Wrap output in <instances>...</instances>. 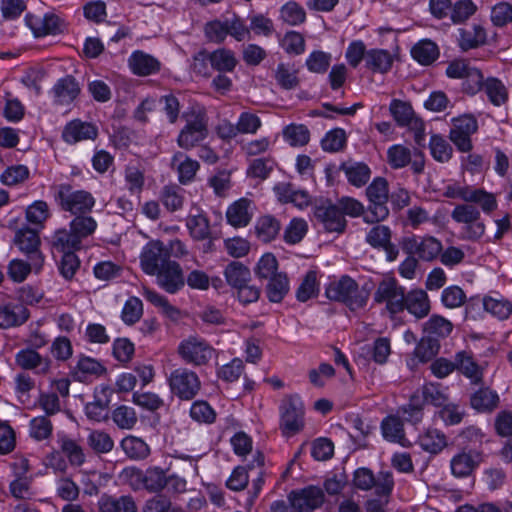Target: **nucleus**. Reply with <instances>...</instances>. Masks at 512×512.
<instances>
[{
    "label": "nucleus",
    "mask_w": 512,
    "mask_h": 512,
    "mask_svg": "<svg viewBox=\"0 0 512 512\" xmlns=\"http://www.w3.org/2000/svg\"><path fill=\"white\" fill-rule=\"evenodd\" d=\"M484 309L499 319H506L512 312V305L507 300H498L491 297L484 298Z\"/></svg>",
    "instance_id": "680f3d73"
},
{
    "label": "nucleus",
    "mask_w": 512,
    "mask_h": 512,
    "mask_svg": "<svg viewBox=\"0 0 512 512\" xmlns=\"http://www.w3.org/2000/svg\"><path fill=\"white\" fill-rule=\"evenodd\" d=\"M70 229L76 238L82 244V240L92 235L96 228L97 222L96 220L85 214L76 215V217L70 222Z\"/></svg>",
    "instance_id": "37998d69"
},
{
    "label": "nucleus",
    "mask_w": 512,
    "mask_h": 512,
    "mask_svg": "<svg viewBox=\"0 0 512 512\" xmlns=\"http://www.w3.org/2000/svg\"><path fill=\"white\" fill-rule=\"evenodd\" d=\"M482 462V452L475 449L463 450L452 457L450 461L451 472L457 478L468 477L472 475Z\"/></svg>",
    "instance_id": "4468645a"
},
{
    "label": "nucleus",
    "mask_w": 512,
    "mask_h": 512,
    "mask_svg": "<svg viewBox=\"0 0 512 512\" xmlns=\"http://www.w3.org/2000/svg\"><path fill=\"white\" fill-rule=\"evenodd\" d=\"M61 451L66 455L69 462L75 466H81L85 462V454L82 447L67 436L59 439Z\"/></svg>",
    "instance_id": "de8ad7c7"
},
{
    "label": "nucleus",
    "mask_w": 512,
    "mask_h": 512,
    "mask_svg": "<svg viewBox=\"0 0 512 512\" xmlns=\"http://www.w3.org/2000/svg\"><path fill=\"white\" fill-rule=\"evenodd\" d=\"M87 442L97 454L108 453L114 447V441L110 435L100 430L92 431L87 438Z\"/></svg>",
    "instance_id": "864d4df0"
},
{
    "label": "nucleus",
    "mask_w": 512,
    "mask_h": 512,
    "mask_svg": "<svg viewBox=\"0 0 512 512\" xmlns=\"http://www.w3.org/2000/svg\"><path fill=\"white\" fill-rule=\"evenodd\" d=\"M405 309L418 319L426 317L430 312V301L422 289H414L405 293Z\"/></svg>",
    "instance_id": "4be33fe9"
},
{
    "label": "nucleus",
    "mask_w": 512,
    "mask_h": 512,
    "mask_svg": "<svg viewBox=\"0 0 512 512\" xmlns=\"http://www.w3.org/2000/svg\"><path fill=\"white\" fill-rule=\"evenodd\" d=\"M209 63L219 72H231L237 64L234 53L228 49H218L210 53Z\"/></svg>",
    "instance_id": "ea45409f"
},
{
    "label": "nucleus",
    "mask_w": 512,
    "mask_h": 512,
    "mask_svg": "<svg viewBox=\"0 0 512 512\" xmlns=\"http://www.w3.org/2000/svg\"><path fill=\"white\" fill-rule=\"evenodd\" d=\"M54 199L63 211L74 215H83L91 211L95 199L91 193L84 190H74L70 184L56 186Z\"/></svg>",
    "instance_id": "7ed1b4c3"
},
{
    "label": "nucleus",
    "mask_w": 512,
    "mask_h": 512,
    "mask_svg": "<svg viewBox=\"0 0 512 512\" xmlns=\"http://www.w3.org/2000/svg\"><path fill=\"white\" fill-rule=\"evenodd\" d=\"M423 410V399L419 398V391H416L411 395L407 404L397 409V415L402 416L407 423L417 425L423 419Z\"/></svg>",
    "instance_id": "cd10ccee"
},
{
    "label": "nucleus",
    "mask_w": 512,
    "mask_h": 512,
    "mask_svg": "<svg viewBox=\"0 0 512 512\" xmlns=\"http://www.w3.org/2000/svg\"><path fill=\"white\" fill-rule=\"evenodd\" d=\"M429 147L433 158L438 162H447L452 157L453 149L442 136L433 135Z\"/></svg>",
    "instance_id": "6e6d98bb"
},
{
    "label": "nucleus",
    "mask_w": 512,
    "mask_h": 512,
    "mask_svg": "<svg viewBox=\"0 0 512 512\" xmlns=\"http://www.w3.org/2000/svg\"><path fill=\"white\" fill-rule=\"evenodd\" d=\"M453 329V324L440 315H432L424 324V332L430 337L445 338Z\"/></svg>",
    "instance_id": "a19ab883"
},
{
    "label": "nucleus",
    "mask_w": 512,
    "mask_h": 512,
    "mask_svg": "<svg viewBox=\"0 0 512 512\" xmlns=\"http://www.w3.org/2000/svg\"><path fill=\"white\" fill-rule=\"evenodd\" d=\"M28 309L21 303L0 304V329L23 325L29 318Z\"/></svg>",
    "instance_id": "a211bd4d"
},
{
    "label": "nucleus",
    "mask_w": 512,
    "mask_h": 512,
    "mask_svg": "<svg viewBox=\"0 0 512 512\" xmlns=\"http://www.w3.org/2000/svg\"><path fill=\"white\" fill-rule=\"evenodd\" d=\"M390 112L400 126H409L414 120V111L410 104L401 100H393Z\"/></svg>",
    "instance_id": "3c124183"
},
{
    "label": "nucleus",
    "mask_w": 512,
    "mask_h": 512,
    "mask_svg": "<svg viewBox=\"0 0 512 512\" xmlns=\"http://www.w3.org/2000/svg\"><path fill=\"white\" fill-rule=\"evenodd\" d=\"M275 190L285 202H291L297 207L307 206L310 202L307 192L296 190L292 184H280Z\"/></svg>",
    "instance_id": "49530a36"
},
{
    "label": "nucleus",
    "mask_w": 512,
    "mask_h": 512,
    "mask_svg": "<svg viewBox=\"0 0 512 512\" xmlns=\"http://www.w3.org/2000/svg\"><path fill=\"white\" fill-rule=\"evenodd\" d=\"M168 382L171 392L181 400L193 399L201 388L198 375L182 367L171 372Z\"/></svg>",
    "instance_id": "39448f33"
},
{
    "label": "nucleus",
    "mask_w": 512,
    "mask_h": 512,
    "mask_svg": "<svg viewBox=\"0 0 512 512\" xmlns=\"http://www.w3.org/2000/svg\"><path fill=\"white\" fill-rule=\"evenodd\" d=\"M170 260L167 247L159 240L148 242L140 254V265L142 270L154 276L155 273Z\"/></svg>",
    "instance_id": "6e6552de"
},
{
    "label": "nucleus",
    "mask_w": 512,
    "mask_h": 512,
    "mask_svg": "<svg viewBox=\"0 0 512 512\" xmlns=\"http://www.w3.org/2000/svg\"><path fill=\"white\" fill-rule=\"evenodd\" d=\"M178 353L182 359L190 364L206 365L213 356L214 349L204 340L189 337L181 342Z\"/></svg>",
    "instance_id": "1a4fd4ad"
},
{
    "label": "nucleus",
    "mask_w": 512,
    "mask_h": 512,
    "mask_svg": "<svg viewBox=\"0 0 512 512\" xmlns=\"http://www.w3.org/2000/svg\"><path fill=\"white\" fill-rule=\"evenodd\" d=\"M289 500L298 512H312L323 504L324 493L321 488L310 485L301 490L292 491Z\"/></svg>",
    "instance_id": "ddd939ff"
},
{
    "label": "nucleus",
    "mask_w": 512,
    "mask_h": 512,
    "mask_svg": "<svg viewBox=\"0 0 512 512\" xmlns=\"http://www.w3.org/2000/svg\"><path fill=\"white\" fill-rule=\"evenodd\" d=\"M158 285L168 293H176L185 284V278L181 266L172 260L159 269L155 275Z\"/></svg>",
    "instance_id": "2eb2a0df"
},
{
    "label": "nucleus",
    "mask_w": 512,
    "mask_h": 512,
    "mask_svg": "<svg viewBox=\"0 0 512 512\" xmlns=\"http://www.w3.org/2000/svg\"><path fill=\"white\" fill-rule=\"evenodd\" d=\"M486 42L485 29L474 25L472 30L459 29L458 44L463 51L476 48Z\"/></svg>",
    "instance_id": "473e14b6"
},
{
    "label": "nucleus",
    "mask_w": 512,
    "mask_h": 512,
    "mask_svg": "<svg viewBox=\"0 0 512 512\" xmlns=\"http://www.w3.org/2000/svg\"><path fill=\"white\" fill-rule=\"evenodd\" d=\"M412 56L422 65H429L434 62L439 50L437 45L430 40H422L412 48Z\"/></svg>",
    "instance_id": "a18cd8bd"
},
{
    "label": "nucleus",
    "mask_w": 512,
    "mask_h": 512,
    "mask_svg": "<svg viewBox=\"0 0 512 512\" xmlns=\"http://www.w3.org/2000/svg\"><path fill=\"white\" fill-rule=\"evenodd\" d=\"M251 201L242 198L233 203L226 212L227 221L234 227H244L248 225L252 218L250 212Z\"/></svg>",
    "instance_id": "bb28decb"
},
{
    "label": "nucleus",
    "mask_w": 512,
    "mask_h": 512,
    "mask_svg": "<svg viewBox=\"0 0 512 512\" xmlns=\"http://www.w3.org/2000/svg\"><path fill=\"white\" fill-rule=\"evenodd\" d=\"M121 449L127 457L133 460H142L150 454L147 443L136 436H127L120 443Z\"/></svg>",
    "instance_id": "72a5a7b5"
},
{
    "label": "nucleus",
    "mask_w": 512,
    "mask_h": 512,
    "mask_svg": "<svg viewBox=\"0 0 512 512\" xmlns=\"http://www.w3.org/2000/svg\"><path fill=\"white\" fill-rule=\"evenodd\" d=\"M265 293L270 302L280 303L288 294L290 286L286 273L280 272L267 280Z\"/></svg>",
    "instance_id": "a878e982"
},
{
    "label": "nucleus",
    "mask_w": 512,
    "mask_h": 512,
    "mask_svg": "<svg viewBox=\"0 0 512 512\" xmlns=\"http://www.w3.org/2000/svg\"><path fill=\"white\" fill-rule=\"evenodd\" d=\"M142 312L143 306L141 300L137 297H131L126 301L123 307L121 318L126 324L132 325L140 319Z\"/></svg>",
    "instance_id": "69168bd1"
},
{
    "label": "nucleus",
    "mask_w": 512,
    "mask_h": 512,
    "mask_svg": "<svg viewBox=\"0 0 512 512\" xmlns=\"http://www.w3.org/2000/svg\"><path fill=\"white\" fill-rule=\"evenodd\" d=\"M381 431L383 437L390 442L403 444L405 440L403 421L397 414L389 415L382 420Z\"/></svg>",
    "instance_id": "7c9ffc66"
},
{
    "label": "nucleus",
    "mask_w": 512,
    "mask_h": 512,
    "mask_svg": "<svg viewBox=\"0 0 512 512\" xmlns=\"http://www.w3.org/2000/svg\"><path fill=\"white\" fill-rule=\"evenodd\" d=\"M278 270V261L271 253L264 254L257 263L255 274L259 279L268 280L280 272Z\"/></svg>",
    "instance_id": "bf43d9fd"
},
{
    "label": "nucleus",
    "mask_w": 512,
    "mask_h": 512,
    "mask_svg": "<svg viewBox=\"0 0 512 512\" xmlns=\"http://www.w3.org/2000/svg\"><path fill=\"white\" fill-rule=\"evenodd\" d=\"M451 217L458 223L470 224L480 218L479 210L471 204L457 205L451 213Z\"/></svg>",
    "instance_id": "e2e57ef3"
},
{
    "label": "nucleus",
    "mask_w": 512,
    "mask_h": 512,
    "mask_svg": "<svg viewBox=\"0 0 512 512\" xmlns=\"http://www.w3.org/2000/svg\"><path fill=\"white\" fill-rule=\"evenodd\" d=\"M439 349V340L426 335L417 344L414 354L421 362H427L439 352Z\"/></svg>",
    "instance_id": "09e8293b"
},
{
    "label": "nucleus",
    "mask_w": 512,
    "mask_h": 512,
    "mask_svg": "<svg viewBox=\"0 0 512 512\" xmlns=\"http://www.w3.org/2000/svg\"><path fill=\"white\" fill-rule=\"evenodd\" d=\"M186 226L191 237L195 240H205L210 237V224L208 218L202 214L189 215Z\"/></svg>",
    "instance_id": "79ce46f5"
},
{
    "label": "nucleus",
    "mask_w": 512,
    "mask_h": 512,
    "mask_svg": "<svg viewBox=\"0 0 512 512\" xmlns=\"http://www.w3.org/2000/svg\"><path fill=\"white\" fill-rule=\"evenodd\" d=\"M366 242L376 249L386 252L388 261H394L399 253L398 248L391 243V230L385 225L374 226L366 235Z\"/></svg>",
    "instance_id": "dca6fc26"
},
{
    "label": "nucleus",
    "mask_w": 512,
    "mask_h": 512,
    "mask_svg": "<svg viewBox=\"0 0 512 512\" xmlns=\"http://www.w3.org/2000/svg\"><path fill=\"white\" fill-rule=\"evenodd\" d=\"M224 275L227 283L235 289L251 279L249 268L237 261H233L226 266Z\"/></svg>",
    "instance_id": "f704fd0d"
},
{
    "label": "nucleus",
    "mask_w": 512,
    "mask_h": 512,
    "mask_svg": "<svg viewBox=\"0 0 512 512\" xmlns=\"http://www.w3.org/2000/svg\"><path fill=\"white\" fill-rule=\"evenodd\" d=\"M477 11L472 0H459L452 5L450 18L454 24H460L469 19Z\"/></svg>",
    "instance_id": "4d7b16f0"
},
{
    "label": "nucleus",
    "mask_w": 512,
    "mask_h": 512,
    "mask_svg": "<svg viewBox=\"0 0 512 512\" xmlns=\"http://www.w3.org/2000/svg\"><path fill=\"white\" fill-rule=\"evenodd\" d=\"M346 144V133L341 128H335L329 131L321 141L324 151L338 152L344 148Z\"/></svg>",
    "instance_id": "052dcab7"
},
{
    "label": "nucleus",
    "mask_w": 512,
    "mask_h": 512,
    "mask_svg": "<svg viewBox=\"0 0 512 512\" xmlns=\"http://www.w3.org/2000/svg\"><path fill=\"white\" fill-rule=\"evenodd\" d=\"M98 135V129L91 123L73 120L69 122L63 132L62 138L69 144L82 140H94Z\"/></svg>",
    "instance_id": "6ab92c4d"
},
{
    "label": "nucleus",
    "mask_w": 512,
    "mask_h": 512,
    "mask_svg": "<svg viewBox=\"0 0 512 512\" xmlns=\"http://www.w3.org/2000/svg\"><path fill=\"white\" fill-rule=\"evenodd\" d=\"M186 125L180 131L177 143L185 150H190L204 141L208 136V118L202 108H191L182 114Z\"/></svg>",
    "instance_id": "f03ea898"
},
{
    "label": "nucleus",
    "mask_w": 512,
    "mask_h": 512,
    "mask_svg": "<svg viewBox=\"0 0 512 512\" xmlns=\"http://www.w3.org/2000/svg\"><path fill=\"white\" fill-rule=\"evenodd\" d=\"M471 407L478 412H491L499 405V396L489 387H480L470 396Z\"/></svg>",
    "instance_id": "b1692460"
},
{
    "label": "nucleus",
    "mask_w": 512,
    "mask_h": 512,
    "mask_svg": "<svg viewBox=\"0 0 512 512\" xmlns=\"http://www.w3.org/2000/svg\"><path fill=\"white\" fill-rule=\"evenodd\" d=\"M55 103L68 105L72 103L80 93V86L76 79L67 75L59 79L52 89Z\"/></svg>",
    "instance_id": "412c9836"
},
{
    "label": "nucleus",
    "mask_w": 512,
    "mask_h": 512,
    "mask_svg": "<svg viewBox=\"0 0 512 512\" xmlns=\"http://www.w3.org/2000/svg\"><path fill=\"white\" fill-rule=\"evenodd\" d=\"M127 475L135 488L143 487L152 493H157L166 487L167 476L159 467H150L145 472L140 469L127 470Z\"/></svg>",
    "instance_id": "9d476101"
},
{
    "label": "nucleus",
    "mask_w": 512,
    "mask_h": 512,
    "mask_svg": "<svg viewBox=\"0 0 512 512\" xmlns=\"http://www.w3.org/2000/svg\"><path fill=\"white\" fill-rule=\"evenodd\" d=\"M419 391V398L423 399V405L426 403L436 407H442L447 403L448 397L442 392L438 384L427 383Z\"/></svg>",
    "instance_id": "8fccbe9b"
},
{
    "label": "nucleus",
    "mask_w": 512,
    "mask_h": 512,
    "mask_svg": "<svg viewBox=\"0 0 512 512\" xmlns=\"http://www.w3.org/2000/svg\"><path fill=\"white\" fill-rule=\"evenodd\" d=\"M455 369L471 380L472 384H481L483 378L482 369L473 360L470 353L460 351L455 355Z\"/></svg>",
    "instance_id": "5701e85b"
},
{
    "label": "nucleus",
    "mask_w": 512,
    "mask_h": 512,
    "mask_svg": "<svg viewBox=\"0 0 512 512\" xmlns=\"http://www.w3.org/2000/svg\"><path fill=\"white\" fill-rule=\"evenodd\" d=\"M307 223L303 219L295 218L287 226L284 232V239L287 243H299L307 233Z\"/></svg>",
    "instance_id": "0e129e2a"
},
{
    "label": "nucleus",
    "mask_w": 512,
    "mask_h": 512,
    "mask_svg": "<svg viewBox=\"0 0 512 512\" xmlns=\"http://www.w3.org/2000/svg\"><path fill=\"white\" fill-rule=\"evenodd\" d=\"M98 512H137L136 502L131 495L113 496L103 494L98 500Z\"/></svg>",
    "instance_id": "aec40b11"
},
{
    "label": "nucleus",
    "mask_w": 512,
    "mask_h": 512,
    "mask_svg": "<svg viewBox=\"0 0 512 512\" xmlns=\"http://www.w3.org/2000/svg\"><path fill=\"white\" fill-rule=\"evenodd\" d=\"M304 427V407L295 397L285 399L281 405L280 428L284 436L291 437Z\"/></svg>",
    "instance_id": "423d86ee"
},
{
    "label": "nucleus",
    "mask_w": 512,
    "mask_h": 512,
    "mask_svg": "<svg viewBox=\"0 0 512 512\" xmlns=\"http://www.w3.org/2000/svg\"><path fill=\"white\" fill-rule=\"evenodd\" d=\"M345 172L348 181L356 186H364L370 178V169L364 163H343L340 167Z\"/></svg>",
    "instance_id": "4c0bfd02"
},
{
    "label": "nucleus",
    "mask_w": 512,
    "mask_h": 512,
    "mask_svg": "<svg viewBox=\"0 0 512 512\" xmlns=\"http://www.w3.org/2000/svg\"><path fill=\"white\" fill-rule=\"evenodd\" d=\"M256 233L263 242H270L278 235L280 231L279 221L271 215H265L257 220Z\"/></svg>",
    "instance_id": "c03bdc74"
},
{
    "label": "nucleus",
    "mask_w": 512,
    "mask_h": 512,
    "mask_svg": "<svg viewBox=\"0 0 512 512\" xmlns=\"http://www.w3.org/2000/svg\"><path fill=\"white\" fill-rule=\"evenodd\" d=\"M371 285L362 287L349 276H342L338 281L331 282L326 288V296L333 301L344 303L351 310L363 308L370 296Z\"/></svg>",
    "instance_id": "f257e3e1"
},
{
    "label": "nucleus",
    "mask_w": 512,
    "mask_h": 512,
    "mask_svg": "<svg viewBox=\"0 0 512 512\" xmlns=\"http://www.w3.org/2000/svg\"><path fill=\"white\" fill-rule=\"evenodd\" d=\"M105 372L106 368L96 359L83 356L78 360L73 376L75 380L84 382L88 376H100Z\"/></svg>",
    "instance_id": "2f4dec72"
},
{
    "label": "nucleus",
    "mask_w": 512,
    "mask_h": 512,
    "mask_svg": "<svg viewBox=\"0 0 512 512\" xmlns=\"http://www.w3.org/2000/svg\"><path fill=\"white\" fill-rule=\"evenodd\" d=\"M16 363L23 369L40 368L41 372H46L49 368V362L33 349H24L18 352Z\"/></svg>",
    "instance_id": "58836bf2"
},
{
    "label": "nucleus",
    "mask_w": 512,
    "mask_h": 512,
    "mask_svg": "<svg viewBox=\"0 0 512 512\" xmlns=\"http://www.w3.org/2000/svg\"><path fill=\"white\" fill-rule=\"evenodd\" d=\"M27 26L35 37L55 35L61 32V19L55 14H45L43 17L28 13L25 17Z\"/></svg>",
    "instance_id": "f3484780"
},
{
    "label": "nucleus",
    "mask_w": 512,
    "mask_h": 512,
    "mask_svg": "<svg viewBox=\"0 0 512 512\" xmlns=\"http://www.w3.org/2000/svg\"><path fill=\"white\" fill-rule=\"evenodd\" d=\"M13 242L26 255L28 261H32L34 271L38 273L45 260L40 250L41 240L38 232L28 227L21 228L16 231Z\"/></svg>",
    "instance_id": "20e7f679"
},
{
    "label": "nucleus",
    "mask_w": 512,
    "mask_h": 512,
    "mask_svg": "<svg viewBox=\"0 0 512 512\" xmlns=\"http://www.w3.org/2000/svg\"><path fill=\"white\" fill-rule=\"evenodd\" d=\"M374 300L377 303L385 302L387 310L396 314L405 309V290L394 278H385L378 284Z\"/></svg>",
    "instance_id": "0eeeda50"
},
{
    "label": "nucleus",
    "mask_w": 512,
    "mask_h": 512,
    "mask_svg": "<svg viewBox=\"0 0 512 512\" xmlns=\"http://www.w3.org/2000/svg\"><path fill=\"white\" fill-rule=\"evenodd\" d=\"M52 429V423L46 416L35 417L30 422V435L38 441L47 439Z\"/></svg>",
    "instance_id": "338daca9"
},
{
    "label": "nucleus",
    "mask_w": 512,
    "mask_h": 512,
    "mask_svg": "<svg viewBox=\"0 0 512 512\" xmlns=\"http://www.w3.org/2000/svg\"><path fill=\"white\" fill-rule=\"evenodd\" d=\"M491 21L498 27L512 22V5L508 2L496 4L491 11Z\"/></svg>",
    "instance_id": "774afa93"
},
{
    "label": "nucleus",
    "mask_w": 512,
    "mask_h": 512,
    "mask_svg": "<svg viewBox=\"0 0 512 512\" xmlns=\"http://www.w3.org/2000/svg\"><path fill=\"white\" fill-rule=\"evenodd\" d=\"M402 248L409 255H417L421 260L432 261L441 253L442 244L434 237H409L404 239Z\"/></svg>",
    "instance_id": "f8f14e48"
},
{
    "label": "nucleus",
    "mask_w": 512,
    "mask_h": 512,
    "mask_svg": "<svg viewBox=\"0 0 512 512\" xmlns=\"http://www.w3.org/2000/svg\"><path fill=\"white\" fill-rule=\"evenodd\" d=\"M366 67L374 73H386L393 64V57L383 49H371L365 55Z\"/></svg>",
    "instance_id": "c756f323"
},
{
    "label": "nucleus",
    "mask_w": 512,
    "mask_h": 512,
    "mask_svg": "<svg viewBox=\"0 0 512 512\" xmlns=\"http://www.w3.org/2000/svg\"><path fill=\"white\" fill-rule=\"evenodd\" d=\"M488 100L494 106H501L508 100V90L501 80L489 77L484 82L483 88Z\"/></svg>",
    "instance_id": "c9c22d12"
},
{
    "label": "nucleus",
    "mask_w": 512,
    "mask_h": 512,
    "mask_svg": "<svg viewBox=\"0 0 512 512\" xmlns=\"http://www.w3.org/2000/svg\"><path fill=\"white\" fill-rule=\"evenodd\" d=\"M315 219L327 232H344L347 221L337 204L330 201L317 205L314 209Z\"/></svg>",
    "instance_id": "9b49d317"
},
{
    "label": "nucleus",
    "mask_w": 512,
    "mask_h": 512,
    "mask_svg": "<svg viewBox=\"0 0 512 512\" xmlns=\"http://www.w3.org/2000/svg\"><path fill=\"white\" fill-rule=\"evenodd\" d=\"M129 65L133 73L140 76L153 74L160 69L159 61L153 56L142 51H135L131 55Z\"/></svg>",
    "instance_id": "393cba45"
},
{
    "label": "nucleus",
    "mask_w": 512,
    "mask_h": 512,
    "mask_svg": "<svg viewBox=\"0 0 512 512\" xmlns=\"http://www.w3.org/2000/svg\"><path fill=\"white\" fill-rule=\"evenodd\" d=\"M419 444L425 451L437 454L447 446V438L437 429H428L419 437Z\"/></svg>",
    "instance_id": "e433bc0d"
},
{
    "label": "nucleus",
    "mask_w": 512,
    "mask_h": 512,
    "mask_svg": "<svg viewBox=\"0 0 512 512\" xmlns=\"http://www.w3.org/2000/svg\"><path fill=\"white\" fill-rule=\"evenodd\" d=\"M51 247L58 252L72 253L81 248L80 241L73 234L71 229H58L50 239Z\"/></svg>",
    "instance_id": "c85d7f7f"
},
{
    "label": "nucleus",
    "mask_w": 512,
    "mask_h": 512,
    "mask_svg": "<svg viewBox=\"0 0 512 512\" xmlns=\"http://www.w3.org/2000/svg\"><path fill=\"white\" fill-rule=\"evenodd\" d=\"M281 19L289 25L296 26L306 20V12L297 2L290 1L280 10Z\"/></svg>",
    "instance_id": "5fc2aeb1"
},
{
    "label": "nucleus",
    "mask_w": 512,
    "mask_h": 512,
    "mask_svg": "<svg viewBox=\"0 0 512 512\" xmlns=\"http://www.w3.org/2000/svg\"><path fill=\"white\" fill-rule=\"evenodd\" d=\"M317 273L309 271L303 278L300 286L296 291V298L300 302H306L318 293Z\"/></svg>",
    "instance_id": "603ef678"
},
{
    "label": "nucleus",
    "mask_w": 512,
    "mask_h": 512,
    "mask_svg": "<svg viewBox=\"0 0 512 512\" xmlns=\"http://www.w3.org/2000/svg\"><path fill=\"white\" fill-rule=\"evenodd\" d=\"M283 135L291 146H303L309 142L310 132L305 125H288Z\"/></svg>",
    "instance_id": "13d9d810"
}]
</instances>
